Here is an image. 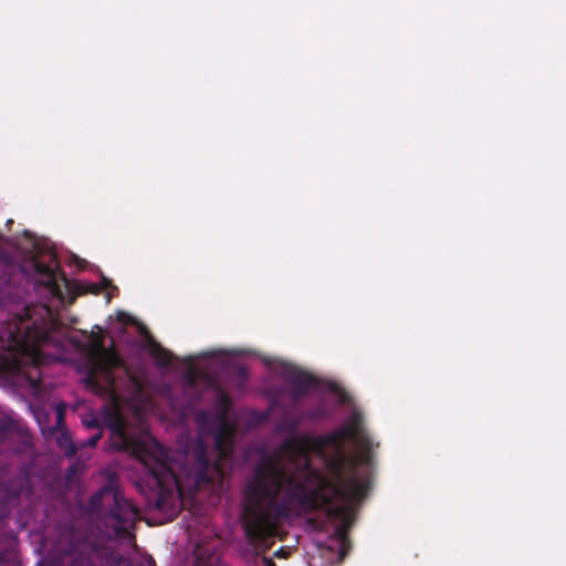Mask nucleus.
Returning a JSON list of instances; mask_svg holds the SVG:
<instances>
[{
  "mask_svg": "<svg viewBox=\"0 0 566 566\" xmlns=\"http://www.w3.org/2000/svg\"><path fill=\"white\" fill-rule=\"evenodd\" d=\"M10 430H11V422L7 419L0 418V442L6 440Z\"/></svg>",
  "mask_w": 566,
  "mask_h": 566,
  "instance_id": "aec40b11",
  "label": "nucleus"
},
{
  "mask_svg": "<svg viewBox=\"0 0 566 566\" xmlns=\"http://www.w3.org/2000/svg\"><path fill=\"white\" fill-rule=\"evenodd\" d=\"M75 452H76L75 447L72 443H70V450L67 451V455L72 457L75 454Z\"/></svg>",
  "mask_w": 566,
  "mask_h": 566,
  "instance_id": "393cba45",
  "label": "nucleus"
},
{
  "mask_svg": "<svg viewBox=\"0 0 566 566\" xmlns=\"http://www.w3.org/2000/svg\"><path fill=\"white\" fill-rule=\"evenodd\" d=\"M207 417V413L206 412H201L199 416H198V420H203L205 418Z\"/></svg>",
  "mask_w": 566,
  "mask_h": 566,
  "instance_id": "a878e982",
  "label": "nucleus"
},
{
  "mask_svg": "<svg viewBox=\"0 0 566 566\" xmlns=\"http://www.w3.org/2000/svg\"><path fill=\"white\" fill-rule=\"evenodd\" d=\"M233 371L242 382L247 381L249 378V369L244 365L234 366Z\"/></svg>",
  "mask_w": 566,
  "mask_h": 566,
  "instance_id": "6ab92c4d",
  "label": "nucleus"
},
{
  "mask_svg": "<svg viewBox=\"0 0 566 566\" xmlns=\"http://www.w3.org/2000/svg\"><path fill=\"white\" fill-rule=\"evenodd\" d=\"M293 488V497L305 512L323 510L328 518L342 521L334 530V537L342 543L340 555L345 554V544L348 541V528L353 523L354 510L350 502V513L345 517L328 514L326 505L315 509L306 507L300 500V488L304 483L296 482V476L287 471L281 461L274 457L263 458L254 468V474L245 489L247 503L242 512L243 530L251 543L266 539L271 535L275 520L286 516L289 507L277 500L283 488Z\"/></svg>",
  "mask_w": 566,
  "mask_h": 566,
  "instance_id": "f257e3e1",
  "label": "nucleus"
},
{
  "mask_svg": "<svg viewBox=\"0 0 566 566\" xmlns=\"http://www.w3.org/2000/svg\"><path fill=\"white\" fill-rule=\"evenodd\" d=\"M154 356H155L158 365H160L163 367H167L171 364V358H172L171 353H169L168 350H166L159 346L155 350Z\"/></svg>",
  "mask_w": 566,
  "mask_h": 566,
  "instance_id": "f3484780",
  "label": "nucleus"
},
{
  "mask_svg": "<svg viewBox=\"0 0 566 566\" xmlns=\"http://www.w3.org/2000/svg\"><path fill=\"white\" fill-rule=\"evenodd\" d=\"M368 439L370 438L364 428L363 416L358 411H354L340 428L317 437L304 434L293 438L286 442V447L303 454L307 450H315L316 454L325 457L328 448L335 452L344 450L345 440L366 446Z\"/></svg>",
  "mask_w": 566,
  "mask_h": 566,
  "instance_id": "0eeeda50",
  "label": "nucleus"
},
{
  "mask_svg": "<svg viewBox=\"0 0 566 566\" xmlns=\"http://www.w3.org/2000/svg\"><path fill=\"white\" fill-rule=\"evenodd\" d=\"M20 560L17 552L14 549H1L0 551V565L8 566L14 564Z\"/></svg>",
  "mask_w": 566,
  "mask_h": 566,
  "instance_id": "dca6fc26",
  "label": "nucleus"
},
{
  "mask_svg": "<svg viewBox=\"0 0 566 566\" xmlns=\"http://www.w3.org/2000/svg\"><path fill=\"white\" fill-rule=\"evenodd\" d=\"M158 451L160 457L148 454L143 459L144 476L137 488L144 494L149 509L175 517L178 514V493L182 489V478L171 467L166 449L159 447Z\"/></svg>",
  "mask_w": 566,
  "mask_h": 566,
  "instance_id": "20e7f679",
  "label": "nucleus"
},
{
  "mask_svg": "<svg viewBox=\"0 0 566 566\" xmlns=\"http://www.w3.org/2000/svg\"><path fill=\"white\" fill-rule=\"evenodd\" d=\"M213 438L214 450L218 454V459L214 461H210L208 447L201 439H198L192 446L190 455L192 468L187 470L186 476H191L196 486L212 483L214 474H220L222 471L221 461L231 458L233 453V429L223 416L221 421H218Z\"/></svg>",
  "mask_w": 566,
  "mask_h": 566,
  "instance_id": "423d86ee",
  "label": "nucleus"
},
{
  "mask_svg": "<svg viewBox=\"0 0 566 566\" xmlns=\"http://www.w3.org/2000/svg\"><path fill=\"white\" fill-rule=\"evenodd\" d=\"M64 421V411L62 408H59L56 415V424L60 426Z\"/></svg>",
  "mask_w": 566,
  "mask_h": 566,
  "instance_id": "4be33fe9",
  "label": "nucleus"
},
{
  "mask_svg": "<svg viewBox=\"0 0 566 566\" xmlns=\"http://www.w3.org/2000/svg\"><path fill=\"white\" fill-rule=\"evenodd\" d=\"M42 313L34 315L29 306L11 318L0 335V360L8 369L21 370L31 366L36 376L28 375L30 386L41 385L39 368L50 364L54 357L43 353L42 347L52 342L53 323L50 310L42 306Z\"/></svg>",
  "mask_w": 566,
  "mask_h": 566,
  "instance_id": "7ed1b4c3",
  "label": "nucleus"
},
{
  "mask_svg": "<svg viewBox=\"0 0 566 566\" xmlns=\"http://www.w3.org/2000/svg\"><path fill=\"white\" fill-rule=\"evenodd\" d=\"M96 331H92L87 336L85 348L91 355L93 368L90 370L85 381L92 388H98V382L95 376V369L111 375L113 369L119 367L122 361L117 353L104 345V334L99 326H95Z\"/></svg>",
  "mask_w": 566,
  "mask_h": 566,
  "instance_id": "1a4fd4ad",
  "label": "nucleus"
},
{
  "mask_svg": "<svg viewBox=\"0 0 566 566\" xmlns=\"http://www.w3.org/2000/svg\"><path fill=\"white\" fill-rule=\"evenodd\" d=\"M378 446L368 439V444H357V455H347L344 450L335 452L326 461L331 478L318 469L310 470V484L314 488H300L301 503L310 509L326 505L329 515L346 518L350 513L349 503L360 502L367 496L370 479L360 472L359 465H373L374 447Z\"/></svg>",
  "mask_w": 566,
  "mask_h": 566,
  "instance_id": "f03ea898",
  "label": "nucleus"
},
{
  "mask_svg": "<svg viewBox=\"0 0 566 566\" xmlns=\"http://www.w3.org/2000/svg\"><path fill=\"white\" fill-rule=\"evenodd\" d=\"M216 402H217L218 408H220V410H221V412L217 417V420L221 421L222 416L224 419H227L226 415L231 406V399H230L229 395L222 390H219L218 395H217Z\"/></svg>",
  "mask_w": 566,
  "mask_h": 566,
  "instance_id": "2eb2a0df",
  "label": "nucleus"
},
{
  "mask_svg": "<svg viewBox=\"0 0 566 566\" xmlns=\"http://www.w3.org/2000/svg\"><path fill=\"white\" fill-rule=\"evenodd\" d=\"M303 422L304 420L300 412L294 416H286L281 420L277 429L280 432L289 434V438L283 441L280 451L296 467L297 476L303 480L304 484H310V470H316L311 461V453L316 454L315 450H307L303 454L286 447V442L291 439L302 437V434H297L296 431ZM304 434L305 433H303V436Z\"/></svg>",
  "mask_w": 566,
  "mask_h": 566,
  "instance_id": "9d476101",
  "label": "nucleus"
},
{
  "mask_svg": "<svg viewBox=\"0 0 566 566\" xmlns=\"http://www.w3.org/2000/svg\"><path fill=\"white\" fill-rule=\"evenodd\" d=\"M87 509L97 518L108 538L135 539L134 530L139 520V511L124 496L114 479H109L91 495Z\"/></svg>",
  "mask_w": 566,
  "mask_h": 566,
  "instance_id": "39448f33",
  "label": "nucleus"
},
{
  "mask_svg": "<svg viewBox=\"0 0 566 566\" xmlns=\"http://www.w3.org/2000/svg\"><path fill=\"white\" fill-rule=\"evenodd\" d=\"M300 413L304 421H306V420L315 421V420H321V419H325L328 417V411L323 403H321L310 410L302 411Z\"/></svg>",
  "mask_w": 566,
  "mask_h": 566,
  "instance_id": "4468645a",
  "label": "nucleus"
},
{
  "mask_svg": "<svg viewBox=\"0 0 566 566\" xmlns=\"http://www.w3.org/2000/svg\"><path fill=\"white\" fill-rule=\"evenodd\" d=\"M281 378L289 385V394L293 402H298L310 391L323 384L316 376L292 364H283L280 373Z\"/></svg>",
  "mask_w": 566,
  "mask_h": 566,
  "instance_id": "9b49d317",
  "label": "nucleus"
},
{
  "mask_svg": "<svg viewBox=\"0 0 566 566\" xmlns=\"http://www.w3.org/2000/svg\"><path fill=\"white\" fill-rule=\"evenodd\" d=\"M102 438V432H97L96 434H94L93 437H91L87 442L85 443V446H90V447H95L97 444V442L101 440Z\"/></svg>",
  "mask_w": 566,
  "mask_h": 566,
  "instance_id": "412c9836",
  "label": "nucleus"
},
{
  "mask_svg": "<svg viewBox=\"0 0 566 566\" xmlns=\"http://www.w3.org/2000/svg\"><path fill=\"white\" fill-rule=\"evenodd\" d=\"M50 258L53 264H45L38 259L32 260V268L38 276L36 286L43 289L59 304L66 301L73 303L75 296L71 295V281L56 264L55 256L52 254Z\"/></svg>",
  "mask_w": 566,
  "mask_h": 566,
  "instance_id": "6e6552de",
  "label": "nucleus"
},
{
  "mask_svg": "<svg viewBox=\"0 0 566 566\" xmlns=\"http://www.w3.org/2000/svg\"><path fill=\"white\" fill-rule=\"evenodd\" d=\"M62 566H94L90 556L80 553L74 544L61 558Z\"/></svg>",
  "mask_w": 566,
  "mask_h": 566,
  "instance_id": "f8f14e48",
  "label": "nucleus"
},
{
  "mask_svg": "<svg viewBox=\"0 0 566 566\" xmlns=\"http://www.w3.org/2000/svg\"><path fill=\"white\" fill-rule=\"evenodd\" d=\"M106 422L115 436L125 438L126 423L123 416L117 410L107 412Z\"/></svg>",
  "mask_w": 566,
  "mask_h": 566,
  "instance_id": "ddd939ff",
  "label": "nucleus"
},
{
  "mask_svg": "<svg viewBox=\"0 0 566 566\" xmlns=\"http://www.w3.org/2000/svg\"><path fill=\"white\" fill-rule=\"evenodd\" d=\"M140 566H157L155 559L149 556L147 557Z\"/></svg>",
  "mask_w": 566,
  "mask_h": 566,
  "instance_id": "5701e85b",
  "label": "nucleus"
},
{
  "mask_svg": "<svg viewBox=\"0 0 566 566\" xmlns=\"http://www.w3.org/2000/svg\"><path fill=\"white\" fill-rule=\"evenodd\" d=\"M85 423L88 428H98V421L95 418L91 419L90 421H85Z\"/></svg>",
  "mask_w": 566,
  "mask_h": 566,
  "instance_id": "b1692460",
  "label": "nucleus"
},
{
  "mask_svg": "<svg viewBox=\"0 0 566 566\" xmlns=\"http://www.w3.org/2000/svg\"><path fill=\"white\" fill-rule=\"evenodd\" d=\"M325 387L333 394H336L340 397V400L343 402H346L348 399L347 392L336 382L333 380H326L324 381Z\"/></svg>",
  "mask_w": 566,
  "mask_h": 566,
  "instance_id": "a211bd4d",
  "label": "nucleus"
},
{
  "mask_svg": "<svg viewBox=\"0 0 566 566\" xmlns=\"http://www.w3.org/2000/svg\"><path fill=\"white\" fill-rule=\"evenodd\" d=\"M266 563L271 566H274L273 562L271 559L265 558Z\"/></svg>",
  "mask_w": 566,
  "mask_h": 566,
  "instance_id": "bb28decb",
  "label": "nucleus"
}]
</instances>
